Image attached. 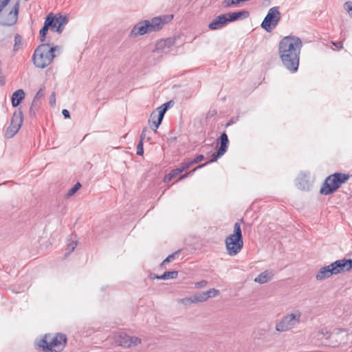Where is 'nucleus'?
Here are the masks:
<instances>
[{
  "instance_id": "f257e3e1",
  "label": "nucleus",
  "mask_w": 352,
  "mask_h": 352,
  "mask_svg": "<svg viewBox=\"0 0 352 352\" xmlns=\"http://www.w3.org/2000/svg\"><path fill=\"white\" fill-rule=\"evenodd\" d=\"M302 43L296 36H285L279 43L278 54L283 65L291 72H297Z\"/></svg>"
},
{
  "instance_id": "f03ea898",
  "label": "nucleus",
  "mask_w": 352,
  "mask_h": 352,
  "mask_svg": "<svg viewBox=\"0 0 352 352\" xmlns=\"http://www.w3.org/2000/svg\"><path fill=\"white\" fill-rule=\"evenodd\" d=\"M173 18V15H164L154 17L151 21L144 20L140 21L133 28L130 34L131 36H137L160 30L165 23L170 21Z\"/></svg>"
},
{
  "instance_id": "7ed1b4c3",
  "label": "nucleus",
  "mask_w": 352,
  "mask_h": 352,
  "mask_svg": "<svg viewBox=\"0 0 352 352\" xmlns=\"http://www.w3.org/2000/svg\"><path fill=\"white\" fill-rule=\"evenodd\" d=\"M66 341L67 338L65 334H47L36 343V348L42 349L43 351L60 352L65 348Z\"/></svg>"
},
{
  "instance_id": "20e7f679",
  "label": "nucleus",
  "mask_w": 352,
  "mask_h": 352,
  "mask_svg": "<svg viewBox=\"0 0 352 352\" xmlns=\"http://www.w3.org/2000/svg\"><path fill=\"white\" fill-rule=\"evenodd\" d=\"M57 47H51L47 43L40 45L33 54L34 64L36 67L45 68L48 66L55 57L54 52Z\"/></svg>"
},
{
  "instance_id": "39448f33",
  "label": "nucleus",
  "mask_w": 352,
  "mask_h": 352,
  "mask_svg": "<svg viewBox=\"0 0 352 352\" xmlns=\"http://www.w3.org/2000/svg\"><path fill=\"white\" fill-rule=\"evenodd\" d=\"M225 244L228 254L232 256L236 255L242 250L243 241L239 222L234 223L233 234L226 238Z\"/></svg>"
},
{
  "instance_id": "423d86ee",
  "label": "nucleus",
  "mask_w": 352,
  "mask_h": 352,
  "mask_svg": "<svg viewBox=\"0 0 352 352\" xmlns=\"http://www.w3.org/2000/svg\"><path fill=\"white\" fill-rule=\"evenodd\" d=\"M349 179L348 174L335 173L329 175L323 182L320 193L329 195L335 192L341 186Z\"/></svg>"
},
{
  "instance_id": "0eeeda50",
  "label": "nucleus",
  "mask_w": 352,
  "mask_h": 352,
  "mask_svg": "<svg viewBox=\"0 0 352 352\" xmlns=\"http://www.w3.org/2000/svg\"><path fill=\"white\" fill-rule=\"evenodd\" d=\"M302 314L299 310H294L283 317L280 321L276 323V330L282 333L294 328L300 322Z\"/></svg>"
},
{
  "instance_id": "6e6552de",
  "label": "nucleus",
  "mask_w": 352,
  "mask_h": 352,
  "mask_svg": "<svg viewBox=\"0 0 352 352\" xmlns=\"http://www.w3.org/2000/svg\"><path fill=\"white\" fill-rule=\"evenodd\" d=\"M280 18L281 14L279 12V7H272L268 10L261 26L266 32H271L277 26L280 21Z\"/></svg>"
},
{
  "instance_id": "1a4fd4ad",
  "label": "nucleus",
  "mask_w": 352,
  "mask_h": 352,
  "mask_svg": "<svg viewBox=\"0 0 352 352\" xmlns=\"http://www.w3.org/2000/svg\"><path fill=\"white\" fill-rule=\"evenodd\" d=\"M218 140H219L220 142V146L217 151L212 155V158L209 161L206 162L204 164L197 166L195 168V169L201 168L208 165V164L216 162L219 157L223 156L226 153L229 145V140L225 131L221 134Z\"/></svg>"
},
{
  "instance_id": "9d476101",
  "label": "nucleus",
  "mask_w": 352,
  "mask_h": 352,
  "mask_svg": "<svg viewBox=\"0 0 352 352\" xmlns=\"http://www.w3.org/2000/svg\"><path fill=\"white\" fill-rule=\"evenodd\" d=\"M45 21L49 23V27L52 30H54L56 28L55 31L60 34L63 31L64 26L67 23L68 19L66 16L60 14L54 15L50 13L47 16Z\"/></svg>"
},
{
  "instance_id": "9b49d317",
  "label": "nucleus",
  "mask_w": 352,
  "mask_h": 352,
  "mask_svg": "<svg viewBox=\"0 0 352 352\" xmlns=\"http://www.w3.org/2000/svg\"><path fill=\"white\" fill-rule=\"evenodd\" d=\"M19 11V3L17 2L12 10L9 11H4L1 16L0 23L6 26H12L14 25L18 19V14Z\"/></svg>"
},
{
  "instance_id": "f8f14e48",
  "label": "nucleus",
  "mask_w": 352,
  "mask_h": 352,
  "mask_svg": "<svg viewBox=\"0 0 352 352\" xmlns=\"http://www.w3.org/2000/svg\"><path fill=\"white\" fill-rule=\"evenodd\" d=\"M331 267H332L335 275L344 272H349L352 269V259L343 258L337 260L331 263Z\"/></svg>"
},
{
  "instance_id": "ddd939ff",
  "label": "nucleus",
  "mask_w": 352,
  "mask_h": 352,
  "mask_svg": "<svg viewBox=\"0 0 352 352\" xmlns=\"http://www.w3.org/2000/svg\"><path fill=\"white\" fill-rule=\"evenodd\" d=\"M175 44V40L171 38L158 41L153 50L154 52L167 54L170 52V47Z\"/></svg>"
},
{
  "instance_id": "4468645a",
  "label": "nucleus",
  "mask_w": 352,
  "mask_h": 352,
  "mask_svg": "<svg viewBox=\"0 0 352 352\" xmlns=\"http://www.w3.org/2000/svg\"><path fill=\"white\" fill-rule=\"evenodd\" d=\"M118 344L124 347H130L140 343V340L137 337H131L125 333H120L116 340Z\"/></svg>"
},
{
  "instance_id": "2eb2a0df",
  "label": "nucleus",
  "mask_w": 352,
  "mask_h": 352,
  "mask_svg": "<svg viewBox=\"0 0 352 352\" xmlns=\"http://www.w3.org/2000/svg\"><path fill=\"white\" fill-rule=\"evenodd\" d=\"M45 96V91L43 89H40L36 94L30 109V113L31 116H34L36 114V111L38 110L41 105V100L44 98Z\"/></svg>"
},
{
  "instance_id": "dca6fc26",
  "label": "nucleus",
  "mask_w": 352,
  "mask_h": 352,
  "mask_svg": "<svg viewBox=\"0 0 352 352\" xmlns=\"http://www.w3.org/2000/svg\"><path fill=\"white\" fill-rule=\"evenodd\" d=\"M226 14H221L217 16L212 22L208 25L209 29L215 30L221 28L227 23Z\"/></svg>"
},
{
  "instance_id": "f3484780",
  "label": "nucleus",
  "mask_w": 352,
  "mask_h": 352,
  "mask_svg": "<svg viewBox=\"0 0 352 352\" xmlns=\"http://www.w3.org/2000/svg\"><path fill=\"white\" fill-rule=\"evenodd\" d=\"M296 186L302 190L308 191L311 187V184L306 174H300L296 179Z\"/></svg>"
},
{
  "instance_id": "a211bd4d",
  "label": "nucleus",
  "mask_w": 352,
  "mask_h": 352,
  "mask_svg": "<svg viewBox=\"0 0 352 352\" xmlns=\"http://www.w3.org/2000/svg\"><path fill=\"white\" fill-rule=\"evenodd\" d=\"M332 275H335L334 272L331 267V264L321 267L316 275V278L318 280H323L326 278L331 277Z\"/></svg>"
},
{
  "instance_id": "6ab92c4d",
  "label": "nucleus",
  "mask_w": 352,
  "mask_h": 352,
  "mask_svg": "<svg viewBox=\"0 0 352 352\" xmlns=\"http://www.w3.org/2000/svg\"><path fill=\"white\" fill-rule=\"evenodd\" d=\"M226 14L227 22H232L239 19H247L250 16V13L246 10H241L234 12H228Z\"/></svg>"
},
{
  "instance_id": "aec40b11",
  "label": "nucleus",
  "mask_w": 352,
  "mask_h": 352,
  "mask_svg": "<svg viewBox=\"0 0 352 352\" xmlns=\"http://www.w3.org/2000/svg\"><path fill=\"white\" fill-rule=\"evenodd\" d=\"M25 91L21 89H17L15 91L11 97L12 105L13 107H16L20 104L22 100L25 98Z\"/></svg>"
},
{
  "instance_id": "412c9836",
  "label": "nucleus",
  "mask_w": 352,
  "mask_h": 352,
  "mask_svg": "<svg viewBox=\"0 0 352 352\" xmlns=\"http://www.w3.org/2000/svg\"><path fill=\"white\" fill-rule=\"evenodd\" d=\"M274 274L272 272L265 270L259 274L258 276L255 278L254 281L261 284H264L271 280Z\"/></svg>"
},
{
  "instance_id": "4be33fe9",
  "label": "nucleus",
  "mask_w": 352,
  "mask_h": 352,
  "mask_svg": "<svg viewBox=\"0 0 352 352\" xmlns=\"http://www.w3.org/2000/svg\"><path fill=\"white\" fill-rule=\"evenodd\" d=\"M188 300L191 303L202 302L207 300V297L205 292H197L193 296L188 298L184 299V300Z\"/></svg>"
},
{
  "instance_id": "5701e85b",
  "label": "nucleus",
  "mask_w": 352,
  "mask_h": 352,
  "mask_svg": "<svg viewBox=\"0 0 352 352\" xmlns=\"http://www.w3.org/2000/svg\"><path fill=\"white\" fill-rule=\"evenodd\" d=\"M13 122H14V120L12 119L11 126L10 127H8L6 131L7 137L11 138L14 134H16L17 133V131L19 130V129L21 127V125L22 123V119L20 118L19 122L16 124H14Z\"/></svg>"
},
{
  "instance_id": "b1692460",
  "label": "nucleus",
  "mask_w": 352,
  "mask_h": 352,
  "mask_svg": "<svg viewBox=\"0 0 352 352\" xmlns=\"http://www.w3.org/2000/svg\"><path fill=\"white\" fill-rule=\"evenodd\" d=\"M77 246V240L76 236H71L67 241L65 256L72 252Z\"/></svg>"
},
{
  "instance_id": "393cba45",
  "label": "nucleus",
  "mask_w": 352,
  "mask_h": 352,
  "mask_svg": "<svg viewBox=\"0 0 352 352\" xmlns=\"http://www.w3.org/2000/svg\"><path fill=\"white\" fill-rule=\"evenodd\" d=\"M177 271L165 272L162 276H157L155 278L160 280L175 279L177 277Z\"/></svg>"
},
{
  "instance_id": "a878e982",
  "label": "nucleus",
  "mask_w": 352,
  "mask_h": 352,
  "mask_svg": "<svg viewBox=\"0 0 352 352\" xmlns=\"http://www.w3.org/2000/svg\"><path fill=\"white\" fill-rule=\"evenodd\" d=\"M23 45V38L19 34H16L14 36V44L13 50L14 52L18 51Z\"/></svg>"
},
{
  "instance_id": "bb28decb",
  "label": "nucleus",
  "mask_w": 352,
  "mask_h": 352,
  "mask_svg": "<svg viewBox=\"0 0 352 352\" xmlns=\"http://www.w3.org/2000/svg\"><path fill=\"white\" fill-rule=\"evenodd\" d=\"M49 25H50L49 23H46L45 21L43 27L40 30L39 34H40V40L41 42H44L45 41L46 34L50 28Z\"/></svg>"
},
{
  "instance_id": "cd10ccee",
  "label": "nucleus",
  "mask_w": 352,
  "mask_h": 352,
  "mask_svg": "<svg viewBox=\"0 0 352 352\" xmlns=\"http://www.w3.org/2000/svg\"><path fill=\"white\" fill-rule=\"evenodd\" d=\"M183 171L181 170V168L179 167L173 169L170 171V173L165 177L164 181L165 182L170 181L173 177L179 175Z\"/></svg>"
},
{
  "instance_id": "c85d7f7f",
  "label": "nucleus",
  "mask_w": 352,
  "mask_h": 352,
  "mask_svg": "<svg viewBox=\"0 0 352 352\" xmlns=\"http://www.w3.org/2000/svg\"><path fill=\"white\" fill-rule=\"evenodd\" d=\"M163 118H164L162 116H161L158 114L157 119L156 120H153L151 122L150 126H151V129H153L154 131H156L157 129L159 127V126L162 123Z\"/></svg>"
},
{
  "instance_id": "c756f323",
  "label": "nucleus",
  "mask_w": 352,
  "mask_h": 352,
  "mask_svg": "<svg viewBox=\"0 0 352 352\" xmlns=\"http://www.w3.org/2000/svg\"><path fill=\"white\" fill-rule=\"evenodd\" d=\"M172 103V101H168L164 104H163L159 109V113L158 114L164 118L165 113L168 110V109L170 107V104Z\"/></svg>"
},
{
  "instance_id": "7c9ffc66",
  "label": "nucleus",
  "mask_w": 352,
  "mask_h": 352,
  "mask_svg": "<svg viewBox=\"0 0 352 352\" xmlns=\"http://www.w3.org/2000/svg\"><path fill=\"white\" fill-rule=\"evenodd\" d=\"M81 187V184L77 182L73 187H72L67 193V197H69L74 195L77 190Z\"/></svg>"
},
{
  "instance_id": "2f4dec72",
  "label": "nucleus",
  "mask_w": 352,
  "mask_h": 352,
  "mask_svg": "<svg viewBox=\"0 0 352 352\" xmlns=\"http://www.w3.org/2000/svg\"><path fill=\"white\" fill-rule=\"evenodd\" d=\"M192 165V163L190 160H186L179 164V167L182 171H184L189 168Z\"/></svg>"
},
{
  "instance_id": "473e14b6",
  "label": "nucleus",
  "mask_w": 352,
  "mask_h": 352,
  "mask_svg": "<svg viewBox=\"0 0 352 352\" xmlns=\"http://www.w3.org/2000/svg\"><path fill=\"white\" fill-rule=\"evenodd\" d=\"M207 297V300L210 298L216 297L219 294V291L216 289H210L207 292H205Z\"/></svg>"
},
{
  "instance_id": "72a5a7b5",
  "label": "nucleus",
  "mask_w": 352,
  "mask_h": 352,
  "mask_svg": "<svg viewBox=\"0 0 352 352\" xmlns=\"http://www.w3.org/2000/svg\"><path fill=\"white\" fill-rule=\"evenodd\" d=\"M136 153L138 155H142L144 153L143 149V141L142 140H140L138 146H137V151Z\"/></svg>"
},
{
  "instance_id": "f704fd0d",
  "label": "nucleus",
  "mask_w": 352,
  "mask_h": 352,
  "mask_svg": "<svg viewBox=\"0 0 352 352\" xmlns=\"http://www.w3.org/2000/svg\"><path fill=\"white\" fill-rule=\"evenodd\" d=\"M179 253V251H176L175 252L170 254L169 256H168L164 260V261L162 262V264H164L165 263H168V262H170V261H172L177 254H178Z\"/></svg>"
},
{
  "instance_id": "c9c22d12",
  "label": "nucleus",
  "mask_w": 352,
  "mask_h": 352,
  "mask_svg": "<svg viewBox=\"0 0 352 352\" xmlns=\"http://www.w3.org/2000/svg\"><path fill=\"white\" fill-rule=\"evenodd\" d=\"M217 113V111L215 109H210L206 114V118H211L213 116H216Z\"/></svg>"
},
{
  "instance_id": "e433bc0d",
  "label": "nucleus",
  "mask_w": 352,
  "mask_h": 352,
  "mask_svg": "<svg viewBox=\"0 0 352 352\" xmlns=\"http://www.w3.org/2000/svg\"><path fill=\"white\" fill-rule=\"evenodd\" d=\"M204 159V156L203 155H199L194 160H192L191 162L193 165L195 164H197V163L200 162Z\"/></svg>"
},
{
  "instance_id": "4c0bfd02",
  "label": "nucleus",
  "mask_w": 352,
  "mask_h": 352,
  "mask_svg": "<svg viewBox=\"0 0 352 352\" xmlns=\"http://www.w3.org/2000/svg\"><path fill=\"white\" fill-rule=\"evenodd\" d=\"M208 282L206 280H201L195 283V286L196 288L204 287L207 285Z\"/></svg>"
},
{
  "instance_id": "58836bf2",
  "label": "nucleus",
  "mask_w": 352,
  "mask_h": 352,
  "mask_svg": "<svg viewBox=\"0 0 352 352\" xmlns=\"http://www.w3.org/2000/svg\"><path fill=\"white\" fill-rule=\"evenodd\" d=\"M197 169H195V168L194 169H192V170H190V172H188L184 175H182L179 178V180H182V179H184L185 178H186L188 175L192 174L195 171H196Z\"/></svg>"
},
{
  "instance_id": "ea45409f",
  "label": "nucleus",
  "mask_w": 352,
  "mask_h": 352,
  "mask_svg": "<svg viewBox=\"0 0 352 352\" xmlns=\"http://www.w3.org/2000/svg\"><path fill=\"white\" fill-rule=\"evenodd\" d=\"M197 169H195V168L194 169H192V170H190V172H188L184 175H182L179 178V180H182V179H184L185 178H186L188 175L192 174L195 171H196Z\"/></svg>"
},
{
  "instance_id": "a19ab883",
  "label": "nucleus",
  "mask_w": 352,
  "mask_h": 352,
  "mask_svg": "<svg viewBox=\"0 0 352 352\" xmlns=\"http://www.w3.org/2000/svg\"><path fill=\"white\" fill-rule=\"evenodd\" d=\"M344 8L349 12L352 11V1H346L344 5Z\"/></svg>"
},
{
  "instance_id": "79ce46f5",
  "label": "nucleus",
  "mask_w": 352,
  "mask_h": 352,
  "mask_svg": "<svg viewBox=\"0 0 352 352\" xmlns=\"http://www.w3.org/2000/svg\"><path fill=\"white\" fill-rule=\"evenodd\" d=\"M50 102L52 105L56 104L55 93H52L50 96Z\"/></svg>"
},
{
  "instance_id": "37998d69",
  "label": "nucleus",
  "mask_w": 352,
  "mask_h": 352,
  "mask_svg": "<svg viewBox=\"0 0 352 352\" xmlns=\"http://www.w3.org/2000/svg\"><path fill=\"white\" fill-rule=\"evenodd\" d=\"M62 113L63 115V116L65 118H70V115H69V112L68 110L67 109H63L62 111Z\"/></svg>"
},
{
  "instance_id": "c03bdc74",
  "label": "nucleus",
  "mask_w": 352,
  "mask_h": 352,
  "mask_svg": "<svg viewBox=\"0 0 352 352\" xmlns=\"http://www.w3.org/2000/svg\"><path fill=\"white\" fill-rule=\"evenodd\" d=\"M333 44L338 48H342V42L338 41L336 43H333Z\"/></svg>"
},
{
  "instance_id": "a18cd8bd",
  "label": "nucleus",
  "mask_w": 352,
  "mask_h": 352,
  "mask_svg": "<svg viewBox=\"0 0 352 352\" xmlns=\"http://www.w3.org/2000/svg\"><path fill=\"white\" fill-rule=\"evenodd\" d=\"M146 131H147V129L144 128L142 131V133L140 135V140H142V141H143V138L145 137V133Z\"/></svg>"
},
{
  "instance_id": "49530a36",
  "label": "nucleus",
  "mask_w": 352,
  "mask_h": 352,
  "mask_svg": "<svg viewBox=\"0 0 352 352\" xmlns=\"http://www.w3.org/2000/svg\"><path fill=\"white\" fill-rule=\"evenodd\" d=\"M5 83V79L3 76H0V85H3Z\"/></svg>"
},
{
  "instance_id": "de8ad7c7",
  "label": "nucleus",
  "mask_w": 352,
  "mask_h": 352,
  "mask_svg": "<svg viewBox=\"0 0 352 352\" xmlns=\"http://www.w3.org/2000/svg\"><path fill=\"white\" fill-rule=\"evenodd\" d=\"M232 123H233V122H232V121H230V122H228L226 124V127H228V126H230Z\"/></svg>"
},
{
  "instance_id": "09e8293b",
  "label": "nucleus",
  "mask_w": 352,
  "mask_h": 352,
  "mask_svg": "<svg viewBox=\"0 0 352 352\" xmlns=\"http://www.w3.org/2000/svg\"><path fill=\"white\" fill-rule=\"evenodd\" d=\"M339 331H340V332H343V331H345V329H339Z\"/></svg>"
}]
</instances>
